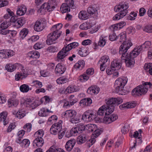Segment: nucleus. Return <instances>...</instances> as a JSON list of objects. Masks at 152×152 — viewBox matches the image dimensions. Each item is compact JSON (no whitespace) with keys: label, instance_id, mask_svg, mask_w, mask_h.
I'll use <instances>...</instances> for the list:
<instances>
[{"label":"nucleus","instance_id":"nucleus-1","mask_svg":"<svg viewBox=\"0 0 152 152\" xmlns=\"http://www.w3.org/2000/svg\"><path fill=\"white\" fill-rule=\"evenodd\" d=\"M105 101L106 104L100 107L97 113L98 115H109L113 112L115 106L122 103L123 100L120 97L112 98L105 99Z\"/></svg>","mask_w":152,"mask_h":152},{"label":"nucleus","instance_id":"nucleus-2","mask_svg":"<svg viewBox=\"0 0 152 152\" xmlns=\"http://www.w3.org/2000/svg\"><path fill=\"white\" fill-rule=\"evenodd\" d=\"M151 45V42L149 41L145 42L142 45L135 48L128 55V59H125V63L128 67L133 66L135 64L134 58L139 55L142 51H145Z\"/></svg>","mask_w":152,"mask_h":152},{"label":"nucleus","instance_id":"nucleus-3","mask_svg":"<svg viewBox=\"0 0 152 152\" xmlns=\"http://www.w3.org/2000/svg\"><path fill=\"white\" fill-rule=\"evenodd\" d=\"M119 38L120 42L123 43L119 48V54L121 55V58L125 62V59H128L129 54L127 53L128 50L132 46V43L129 40H127L125 33L122 32L117 37Z\"/></svg>","mask_w":152,"mask_h":152},{"label":"nucleus","instance_id":"nucleus-4","mask_svg":"<svg viewBox=\"0 0 152 152\" xmlns=\"http://www.w3.org/2000/svg\"><path fill=\"white\" fill-rule=\"evenodd\" d=\"M128 79L124 77H120L117 79L115 81L114 87L116 93L122 95L126 94L128 91L124 89V87L127 83Z\"/></svg>","mask_w":152,"mask_h":152},{"label":"nucleus","instance_id":"nucleus-5","mask_svg":"<svg viewBox=\"0 0 152 152\" xmlns=\"http://www.w3.org/2000/svg\"><path fill=\"white\" fill-rule=\"evenodd\" d=\"M86 129L89 132H93V136L87 142L88 146L90 147L96 142L95 138L98 137L102 132V131L99 129H97L96 125L90 124L86 125Z\"/></svg>","mask_w":152,"mask_h":152},{"label":"nucleus","instance_id":"nucleus-6","mask_svg":"<svg viewBox=\"0 0 152 152\" xmlns=\"http://www.w3.org/2000/svg\"><path fill=\"white\" fill-rule=\"evenodd\" d=\"M148 90V87L140 85L134 88L132 91V93L134 96H140L145 95Z\"/></svg>","mask_w":152,"mask_h":152},{"label":"nucleus","instance_id":"nucleus-7","mask_svg":"<svg viewBox=\"0 0 152 152\" xmlns=\"http://www.w3.org/2000/svg\"><path fill=\"white\" fill-rule=\"evenodd\" d=\"M110 62L108 56H102L98 63V65H99L101 71H104L106 67L110 64Z\"/></svg>","mask_w":152,"mask_h":152},{"label":"nucleus","instance_id":"nucleus-8","mask_svg":"<svg viewBox=\"0 0 152 152\" xmlns=\"http://www.w3.org/2000/svg\"><path fill=\"white\" fill-rule=\"evenodd\" d=\"M65 1L66 2L63 3L60 7V10L62 13L69 12L70 8L72 9L73 7V0H66Z\"/></svg>","mask_w":152,"mask_h":152},{"label":"nucleus","instance_id":"nucleus-9","mask_svg":"<svg viewBox=\"0 0 152 152\" xmlns=\"http://www.w3.org/2000/svg\"><path fill=\"white\" fill-rule=\"evenodd\" d=\"M96 117V115L94 114L90 110L85 112L82 115V120L86 122L91 121Z\"/></svg>","mask_w":152,"mask_h":152},{"label":"nucleus","instance_id":"nucleus-10","mask_svg":"<svg viewBox=\"0 0 152 152\" xmlns=\"http://www.w3.org/2000/svg\"><path fill=\"white\" fill-rule=\"evenodd\" d=\"M62 121L54 124L50 129V132L51 134L56 135L62 129Z\"/></svg>","mask_w":152,"mask_h":152},{"label":"nucleus","instance_id":"nucleus-11","mask_svg":"<svg viewBox=\"0 0 152 152\" xmlns=\"http://www.w3.org/2000/svg\"><path fill=\"white\" fill-rule=\"evenodd\" d=\"M128 8V6L126 4H119L115 6L114 10L116 12H119V13L122 14L124 16H125L128 12L127 9Z\"/></svg>","mask_w":152,"mask_h":152},{"label":"nucleus","instance_id":"nucleus-12","mask_svg":"<svg viewBox=\"0 0 152 152\" xmlns=\"http://www.w3.org/2000/svg\"><path fill=\"white\" fill-rule=\"evenodd\" d=\"M59 35L52 32L48 35L47 37V39L46 41V43L48 45H50L54 43V42L60 36Z\"/></svg>","mask_w":152,"mask_h":152},{"label":"nucleus","instance_id":"nucleus-13","mask_svg":"<svg viewBox=\"0 0 152 152\" xmlns=\"http://www.w3.org/2000/svg\"><path fill=\"white\" fill-rule=\"evenodd\" d=\"M14 52L10 50H0V58H7L12 56Z\"/></svg>","mask_w":152,"mask_h":152},{"label":"nucleus","instance_id":"nucleus-14","mask_svg":"<svg viewBox=\"0 0 152 152\" xmlns=\"http://www.w3.org/2000/svg\"><path fill=\"white\" fill-rule=\"evenodd\" d=\"M21 67L23 68V66L21 64L18 63L7 64L6 65L5 68L8 72H12L15 70L17 67Z\"/></svg>","mask_w":152,"mask_h":152},{"label":"nucleus","instance_id":"nucleus-15","mask_svg":"<svg viewBox=\"0 0 152 152\" xmlns=\"http://www.w3.org/2000/svg\"><path fill=\"white\" fill-rule=\"evenodd\" d=\"M55 7L54 6L52 5L49 3H45L41 6L39 10L40 11V12H41L42 10H44L45 11L47 10L48 12H50L52 11Z\"/></svg>","mask_w":152,"mask_h":152},{"label":"nucleus","instance_id":"nucleus-16","mask_svg":"<svg viewBox=\"0 0 152 152\" xmlns=\"http://www.w3.org/2000/svg\"><path fill=\"white\" fill-rule=\"evenodd\" d=\"M9 22L4 21L0 25V34L3 35H7V31L8 30L7 28L9 27Z\"/></svg>","mask_w":152,"mask_h":152},{"label":"nucleus","instance_id":"nucleus-17","mask_svg":"<svg viewBox=\"0 0 152 152\" xmlns=\"http://www.w3.org/2000/svg\"><path fill=\"white\" fill-rule=\"evenodd\" d=\"M62 24L61 23H58L52 26L50 30L52 32L55 33L58 35L59 33H60L59 34L60 36L61 34L62 31L60 30L62 28Z\"/></svg>","mask_w":152,"mask_h":152},{"label":"nucleus","instance_id":"nucleus-18","mask_svg":"<svg viewBox=\"0 0 152 152\" xmlns=\"http://www.w3.org/2000/svg\"><path fill=\"white\" fill-rule=\"evenodd\" d=\"M66 50L65 48H64L58 53L57 58L58 61H64V58L68 55V51Z\"/></svg>","mask_w":152,"mask_h":152},{"label":"nucleus","instance_id":"nucleus-19","mask_svg":"<svg viewBox=\"0 0 152 152\" xmlns=\"http://www.w3.org/2000/svg\"><path fill=\"white\" fill-rule=\"evenodd\" d=\"M111 66L113 69L115 70H118L120 69L121 67L122 63L120 60L117 59H114L111 63Z\"/></svg>","mask_w":152,"mask_h":152},{"label":"nucleus","instance_id":"nucleus-20","mask_svg":"<svg viewBox=\"0 0 152 152\" xmlns=\"http://www.w3.org/2000/svg\"><path fill=\"white\" fill-rule=\"evenodd\" d=\"M136 104L135 103L131 102L124 103L119 106L120 108L122 110L125 109L132 108L136 106Z\"/></svg>","mask_w":152,"mask_h":152},{"label":"nucleus","instance_id":"nucleus-21","mask_svg":"<svg viewBox=\"0 0 152 152\" xmlns=\"http://www.w3.org/2000/svg\"><path fill=\"white\" fill-rule=\"evenodd\" d=\"M44 26L41 20H37L34 26V30L37 32H39L42 30L44 28Z\"/></svg>","mask_w":152,"mask_h":152},{"label":"nucleus","instance_id":"nucleus-22","mask_svg":"<svg viewBox=\"0 0 152 152\" xmlns=\"http://www.w3.org/2000/svg\"><path fill=\"white\" fill-rule=\"evenodd\" d=\"M66 68L61 63L58 64L55 68V72L56 74H63L65 71Z\"/></svg>","mask_w":152,"mask_h":152},{"label":"nucleus","instance_id":"nucleus-23","mask_svg":"<svg viewBox=\"0 0 152 152\" xmlns=\"http://www.w3.org/2000/svg\"><path fill=\"white\" fill-rule=\"evenodd\" d=\"M34 146L35 145L38 147H42L44 144V142L43 139L41 137H37L33 141Z\"/></svg>","mask_w":152,"mask_h":152},{"label":"nucleus","instance_id":"nucleus-24","mask_svg":"<svg viewBox=\"0 0 152 152\" xmlns=\"http://www.w3.org/2000/svg\"><path fill=\"white\" fill-rule=\"evenodd\" d=\"M75 143V139L69 140L66 143L65 148L68 151H70L73 148Z\"/></svg>","mask_w":152,"mask_h":152},{"label":"nucleus","instance_id":"nucleus-25","mask_svg":"<svg viewBox=\"0 0 152 152\" xmlns=\"http://www.w3.org/2000/svg\"><path fill=\"white\" fill-rule=\"evenodd\" d=\"M85 65V63L84 61L80 60L74 65V68L77 69L81 70L84 67Z\"/></svg>","mask_w":152,"mask_h":152},{"label":"nucleus","instance_id":"nucleus-26","mask_svg":"<svg viewBox=\"0 0 152 152\" xmlns=\"http://www.w3.org/2000/svg\"><path fill=\"white\" fill-rule=\"evenodd\" d=\"M68 133L67 132L65 134V137H69L72 136H76L78 134H80L76 127H73L71 129L69 134H67V133Z\"/></svg>","mask_w":152,"mask_h":152},{"label":"nucleus","instance_id":"nucleus-27","mask_svg":"<svg viewBox=\"0 0 152 152\" xmlns=\"http://www.w3.org/2000/svg\"><path fill=\"white\" fill-rule=\"evenodd\" d=\"M27 8L25 5H22L17 10L16 13L17 15L21 16L24 15L26 12Z\"/></svg>","mask_w":152,"mask_h":152},{"label":"nucleus","instance_id":"nucleus-28","mask_svg":"<svg viewBox=\"0 0 152 152\" xmlns=\"http://www.w3.org/2000/svg\"><path fill=\"white\" fill-rule=\"evenodd\" d=\"M126 23L125 22L121 21L119 23L113 25L111 26L113 28L114 30H119L122 28L126 25Z\"/></svg>","mask_w":152,"mask_h":152},{"label":"nucleus","instance_id":"nucleus-29","mask_svg":"<svg viewBox=\"0 0 152 152\" xmlns=\"http://www.w3.org/2000/svg\"><path fill=\"white\" fill-rule=\"evenodd\" d=\"M92 103V100L90 98H86L81 100L80 102V104H83V105L88 106H90Z\"/></svg>","mask_w":152,"mask_h":152},{"label":"nucleus","instance_id":"nucleus-30","mask_svg":"<svg viewBox=\"0 0 152 152\" xmlns=\"http://www.w3.org/2000/svg\"><path fill=\"white\" fill-rule=\"evenodd\" d=\"M26 20L25 18H20L17 20V22L15 25L17 26V28H19L22 26L26 23Z\"/></svg>","mask_w":152,"mask_h":152},{"label":"nucleus","instance_id":"nucleus-31","mask_svg":"<svg viewBox=\"0 0 152 152\" xmlns=\"http://www.w3.org/2000/svg\"><path fill=\"white\" fill-rule=\"evenodd\" d=\"M88 137L85 134H82L79 135L77 139V141L79 144L84 143L87 140Z\"/></svg>","mask_w":152,"mask_h":152},{"label":"nucleus","instance_id":"nucleus-32","mask_svg":"<svg viewBox=\"0 0 152 152\" xmlns=\"http://www.w3.org/2000/svg\"><path fill=\"white\" fill-rule=\"evenodd\" d=\"M39 53L37 51H32L29 52L28 56L30 58H37L39 57Z\"/></svg>","mask_w":152,"mask_h":152},{"label":"nucleus","instance_id":"nucleus-33","mask_svg":"<svg viewBox=\"0 0 152 152\" xmlns=\"http://www.w3.org/2000/svg\"><path fill=\"white\" fill-rule=\"evenodd\" d=\"M80 118L81 115H76L71 118L69 119V121L72 124L78 123L80 122Z\"/></svg>","mask_w":152,"mask_h":152},{"label":"nucleus","instance_id":"nucleus-34","mask_svg":"<svg viewBox=\"0 0 152 152\" xmlns=\"http://www.w3.org/2000/svg\"><path fill=\"white\" fill-rule=\"evenodd\" d=\"M79 45L78 43L77 42H73L68 44L66 47V51H69L73 48H76Z\"/></svg>","mask_w":152,"mask_h":152},{"label":"nucleus","instance_id":"nucleus-35","mask_svg":"<svg viewBox=\"0 0 152 152\" xmlns=\"http://www.w3.org/2000/svg\"><path fill=\"white\" fill-rule=\"evenodd\" d=\"M77 115L76 112L73 110L66 111L64 114L65 115H66V116L70 118V119L72 117H74V115Z\"/></svg>","mask_w":152,"mask_h":152},{"label":"nucleus","instance_id":"nucleus-36","mask_svg":"<svg viewBox=\"0 0 152 152\" xmlns=\"http://www.w3.org/2000/svg\"><path fill=\"white\" fill-rule=\"evenodd\" d=\"M78 90V88L75 86H70L66 88V91L67 92V93H71Z\"/></svg>","mask_w":152,"mask_h":152},{"label":"nucleus","instance_id":"nucleus-37","mask_svg":"<svg viewBox=\"0 0 152 152\" xmlns=\"http://www.w3.org/2000/svg\"><path fill=\"white\" fill-rule=\"evenodd\" d=\"M76 127L79 134L82 133L83 131H84L87 129L86 125H84L82 123L77 124L76 125Z\"/></svg>","mask_w":152,"mask_h":152},{"label":"nucleus","instance_id":"nucleus-38","mask_svg":"<svg viewBox=\"0 0 152 152\" xmlns=\"http://www.w3.org/2000/svg\"><path fill=\"white\" fill-rule=\"evenodd\" d=\"M8 105H9V107L12 106L16 107L19 103L18 101L16 99H10L8 100Z\"/></svg>","mask_w":152,"mask_h":152},{"label":"nucleus","instance_id":"nucleus-39","mask_svg":"<svg viewBox=\"0 0 152 152\" xmlns=\"http://www.w3.org/2000/svg\"><path fill=\"white\" fill-rule=\"evenodd\" d=\"M29 31L28 29L24 28L22 29L20 32L19 34L20 37L22 39H24L28 34Z\"/></svg>","mask_w":152,"mask_h":152},{"label":"nucleus","instance_id":"nucleus-40","mask_svg":"<svg viewBox=\"0 0 152 152\" xmlns=\"http://www.w3.org/2000/svg\"><path fill=\"white\" fill-rule=\"evenodd\" d=\"M31 88H30L28 85L25 84L21 85L20 87V91L23 93L27 92L29 90H31Z\"/></svg>","mask_w":152,"mask_h":152},{"label":"nucleus","instance_id":"nucleus-41","mask_svg":"<svg viewBox=\"0 0 152 152\" xmlns=\"http://www.w3.org/2000/svg\"><path fill=\"white\" fill-rule=\"evenodd\" d=\"M27 76V75L26 73H22L21 72L19 73L16 75L15 79L16 80H18L20 79L22 80L25 78Z\"/></svg>","mask_w":152,"mask_h":152},{"label":"nucleus","instance_id":"nucleus-42","mask_svg":"<svg viewBox=\"0 0 152 152\" xmlns=\"http://www.w3.org/2000/svg\"><path fill=\"white\" fill-rule=\"evenodd\" d=\"M87 92L91 94H97L99 92V91L98 89L96 90L94 87H91L88 88Z\"/></svg>","mask_w":152,"mask_h":152},{"label":"nucleus","instance_id":"nucleus-43","mask_svg":"<svg viewBox=\"0 0 152 152\" xmlns=\"http://www.w3.org/2000/svg\"><path fill=\"white\" fill-rule=\"evenodd\" d=\"M97 11V10L96 7L92 6L89 7L87 10L88 13L91 15H93L96 13Z\"/></svg>","mask_w":152,"mask_h":152},{"label":"nucleus","instance_id":"nucleus-44","mask_svg":"<svg viewBox=\"0 0 152 152\" xmlns=\"http://www.w3.org/2000/svg\"><path fill=\"white\" fill-rule=\"evenodd\" d=\"M69 79L64 77H61L57 80V83L58 84L64 83L68 82Z\"/></svg>","mask_w":152,"mask_h":152},{"label":"nucleus","instance_id":"nucleus-45","mask_svg":"<svg viewBox=\"0 0 152 152\" xmlns=\"http://www.w3.org/2000/svg\"><path fill=\"white\" fill-rule=\"evenodd\" d=\"M144 68L145 70H147L149 69V73L152 75V63L145 64L144 66Z\"/></svg>","mask_w":152,"mask_h":152},{"label":"nucleus","instance_id":"nucleus-46","mask_svg":"<svg viewBox=\"0 0 152 152\" xmlns=\"http://www.w3.org/2000/svg\"><path fill=\"white\" fill-rule=\"evenodd\" d=\"M7 33V35H8L10 39L15 36L17 34V31L15 30H8Z\"/></svg>","mask_w":152,"mask_h":152},{"label":"nucleus","instance_id":"nucleus-47","mask_svg":"<svg viewBox=\"0 0 152 152\" xmlns=\"http://www.w3.org/2000/svg\"><path fill=\"white\" fill-rule=\"evenodd\" d=\"M32 86H35L37 88H40L42 86V84L41 82L39 80H36L33 82L32 83Z\"/></svg>","mask_w":152,"mask_h":152},{"label":"nucleus","instance_id":"nucleus-48","mask_svg":"<svg viewBox=\"0 0 152 152\" xmlns=\"http://www.w3.org/2000/svg\"><path fill=\"white\" fill-rule=\"evenodd\" d=\"M91 27L89 25V23H86L81 24L80 26V28L82 30H86L89 29Z\"/></svg>","mask_w":152,"mask_h":152},{"label":"nucleus","instance_id":"nucleus-49","mask_svg":"<svg viewBox=\"0 0 152 152\" xmlns=\"http://www.w3.org/2000/svg\"><path fill=\"white\" fill-rule=\"evenodd\" d=\"M143 30L147 32H152V24L147 25L143 28Z\"/></svg>","mask_w":152,"mask_h":152},{"label":"nucleus","instance_id":"nucleus-50","mask_svg":"<svg viewBox=\"0 0 152 152\" xmlns=\"http://www.w3.org/2000/svg\"><path fill=\"white\" fill-rule=\"evenodd\" d=\"M38 115L40 116H47L46 109L45 108H42L39 110L38 113Z\"/></svg>","mask_w":152,"mask_h":152},{"label":"nucleus","instance_id":"nucleus-51","mask_svg":"<svg viewBox=\"0 0 152 152\" xmlns=\"http://www.w3.org/2000/svg\"><path fill=\"white\" fill-rule=\"evenodd\" d=\"M44 134V132L42 129H41L38 130L34 134V135H35L37 137H43Z\"/></svg>","mask_w":152,"mask_h":152},{"label":"nucleus","instance_id":"nucleus-52","mask_svg":"<svg viewBox=\"0 0 152 152\" xmlns=\"http://www.w3.org/2000/svg\"><path fill=\"white\" fill-rule=\"evenodd\" d=\"M98 43V45L101 47L104 46L106 43L105 39V38H103L102 36L100 37Z\"/></svg>","mask_w":152,"mask_h":152},{"label":"nucleus","instance_id":"nucleus-53","mask_svg":"<svg viewBox=\"0 0 152 152\" xmlns=\"http://www.w3.org/2000/svg\"><path fill=\"white\" fill-rule=\"evenodd\" d=\"M67 130V129L66 128L62 129L58 133V138L59 139H61L62 138Z\"/></svg>","mask_w":152,"mask_h":152},{"label":"nucleus","instance_id":"nucleus-54","mask_svg":"<svg viewBox=\"0 0 152 152\" xmlns=\"http://www.w3.org/2000/svg\"><path fill=\"white\" fill-rule=\"evenodd\" d=\"M23 128L26 130V132H30L31 129L32 124L30 123H27L23 126Z\"/></svg>","mask_w":152,"mask_h":152},{"label":"nucleus","instance_id":"nucleus-55","mask_svg":"<svg viewBox=\"0 0 152 152\" xmlns=\"http://www.w3.org/2000/svg\"><path fill=\"white\" fill-rule=\"evenodd\" d=\"M123 15H123L122 14L118 13L115 15V16L113 17V20H118L124 18L125 16Z\"/></svg>","mask_w":152,"mask_h":152},{"label":"nucleus","instance_id":"nucleus-56","mask_svg":"<svg viewBox=\"0 0 152 152\" xmlns=\"http://www.w3.org/2000/svg\"><path fill=\"white\" fill-rule=\"evenodd\" d=\"M30 143V141L28 139H24L22 140L21 144L22 146H24V147H27L29 145Z\"/></svg>","mask_w":152,"mask_h":152},{"label":"nucleus","instance_id":"nucleus-57","mask_svg":"<svg viewBox=\"0 0 152 152\" xmlns=\"http://www.w3.org/2000/svg\"><path fill=\"white\" fill-rule=\"evenodd\" d=\"M7 115V112L4 111L0 113V120L6 119Z\"/></svg>","mask_w":152,"mask_h":152},{"label":"nucleus","instance_id":"nucleus-58","mask_svg":"<svg viewBox=\"0 0 152 152\" xmlns=\"http://www.w3.org/2000/svg\"><path fill=\"white\" fill-rule=\"evenodd\" d=\"M87 52V51L86 50L83 49H81V50H79L78 53L81 56L84 57L86 56L88 54Z\"/></svg>","mask_w":152,"mask_h":152},{"label":"nucleus","instance_id":"nucleus-59","mask_svg":"<svg viewBox=\"0 0 152 152\" xmlns=\"http://www.w3.org/2000/svg\"><path fill=\"white\" fill-rule=\"evenodd\" d=\"M79 17L82 20H86L88 18V16L86 14H85V13H82L81 12H80L79 15Z\"/></svg>","mask_w":152,"mask_h":152},{"label":"nucleus","instance_id":"nucleus-60","mask_svg":"<svg viewBox=\"0 0 152 152\" xmlns=\"http://www.w3.org/2000/svg\"><path fill=\"white\" fill-rule=\"evenodd\" d=\"M107 115V116H105L104 117L103 120L104 122L105 123L109 124L112 122V120L111 119V118L110 115Z\"/></svg>","mask_w":152,"mask_h":152},{"label":"nucleus","instance_id":"nucleus-61","mask_svg":"<svg viewBox=\"0 0 152 152\" xmlns=\"http://www.w3.org/2000/svg\"><path fill=\"white\" fill-rule=\"evenodd\" d=\"M43 47V45L41 42L36 43L34 46V48L35 50L40 49Z\"/></svg>","mask_w":152,"mask_h":152},{"label":"nucleus","instance_id":"nucleus-62","mask_svg":"<svg viewBox=\"0 0 152 152\" xmlns=\"http://www.w3.org/2000/svg\"><path fill=\"white\" fill-rule=\"evenodd\" d=\"M16 127V126L13 123H11L9 125L7 129V132H11Z\"/></svg>","mask_w":152,"mask_h":152},{"label":"nucleus","instance_id":"nucleus-63","mask_svg":"<svg viewBox=\"0 0 152 152\" xmlns=\"http://www.w3.org/2000/svg\"><path fill=\"white\" fill-rule=\"evenodd\" d=\"M109 39L111 41H113L116 40L117 37L115 33H113L111 34H110L109 37Z\"/></svg>","mask_w":152,"mask_h":152},{"label":"nucleus","instance_id":"nucleus-64","mask_svg":"<svg viewBox=\"0 0 152 152\" xmlns=\"http://www.w3.org/2000/svg\"><path fill=\"white\" fill-rule=\"evenodd\" d=\"M11 17L10 19V21L11 23H13L16 24L17 22V20L18 19L17 17L15 15H13L11 16Z\"/></svg>","mask_w":152,"mask_h":152}]
</instances>
